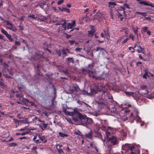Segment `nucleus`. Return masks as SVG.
I'll use <instances>...</instances> for the list:
<instances>
[{
    "label": "nucleus",
    "instance_id": "7",
    "mask_svg": "<svg viewBox=\"0 0 154 154\" xmlns=\"http://www.w3.org/2000/svg\"><path fill=\"white\" fill-rule=\"evenodd\" d=\"M109 141L113 145L116 144L118 142L117 137L115 136H112L109 139Z\"/></svg>",
    "mask_w": 154,
    "mask_h": 154
},
{
    "label": "nucleus",
    "instance_id": "63",
    "mask_svg": "<svg viewBox=\"0 0 154 154\" xmlns=\"http://www.w3.org/2000/svg\"><path fill=\"white\" fill-rule=\"evenodd\" d=\"M77 103L79 104H80L81 105H82V102H81L80 100H78L77 101Z\"/></svg>",
    "mask_w": 154,
    "mask_h": 154
},
{
    "label": "nucleus",
    "instance_id": "51",
    "mask_svg": "<svg viewBox=\"0 0 154 154\" xmlns=\"http://www.w3.org/2000/svg\"><path fill=\"white\" fill-rule=\"evenodd\" d=\"M4 77H5L6 78H8V79H11L12 78V77H11L9 75H8L4 74Z\"/></svg>",
    "mask_w": 154,
    "mask_h": 154
},
{
    "label": "nucleus",
    "instance_id": "25",
    "mask_svg": "<svg viewBox=\"0 0 154 154\" xmlns=\"http://www.w3.org/2000/svg\"><path fill=\"white\" fill-rule=\"evenodd\" d=\"M10 118H13V122H14L15 124H16V127H17V126L19 125L18 122H19V121L17 119H14L13 116H10Z\"/></svg>",
    "mask_w": 154,
    "mask_h": 154
},
{
    "label": "nucleus",
    "instance_id": "60",
    "mask_svg": "<svg viewBox=\"0 0 154 154\" xmlns=\"http://www.w3.org/2000/svg\"><path fill=\"white\" fill-rule=\"evenodd\" d=\"M27 137L25 136L20 137L19 139L20 140H23V139H26Z\"/></svg>",
    "mask_w": 154,
    "mask_h": 154
},
{
    "label": "nucleus",
    "instance_id": "24",
    "mask_svg": "<svg viewBox=\"0 0 154 154\" xmlns=\"http://www.w3.org/2000/svg\"><path fill=\"white\" fill-rule=\"evenodd\" d=\"M111 97L112 98H109L110 102L111 103H109V104H112L113 105V106H114L117 103V102L113 100L112 97L111 96Z\"/></svg>",
    "mask_w": 154,
    "mask_h": 154
},
{
    "label": "nucleus",
    "instance_id": "34",
    "mask_svg": "<svg viewBox=\"0 0 154 154\" xmlns=\"http://www.w3.org/2000/svg\"><path fill=\"white\" fill-rule=\"evenodd\" d=\"M51 45V44H50L49 45H46V46H47V48H44V50L45 51H46V50H47V51H48V52H50L51 53V51L49 49H48V48H49L50 47V46Z\"/></svg>",
    "mask_w": 154,
    "mask_h": 154
},
{
    "label": "nucleus",
    "instance_id": "33",
    "mask_svg": "<svg viewBox=\"0 0 154 154\" xmlns=\"http://www.w3.org/2000/svg\"><path fill=\"white\" fill-rule=\"evenodd\" d=\"M8 146L9 147H14L17 146V144L15 143H12L8 144Z\"/></svg>",
    "mask_w": 154,
    "mask_h": 154
},
{
    "label": "nucleus",
    "instance_id": "14",
    "mask_svg": "<svg viewBox=\"0 0 154 154\" xmlns=\"http://www.w3.org/2000/svg\"><path fill=\"white\" fill-rule=\"evenodd\" d=\"M93 131H91L88 133L85 134V136L86 138L89 140H92Z\"/></svg>",
    "mask_w": 154,
    "mask_h": 154
},
{
    "label": "nucleus",
    "instance_id": "54",
    "mask_svg": "<svg viewBox=\"0 0 154 154\" xmlns=\"http://www.w3.org/2000/svg\"><path fill=\"white\" fill-rule=\"evenodd\" d=\"M129 38H126L122 42V44H124L126 43L128 40Z\"/></svg>",
    "mask_w": 154,
    "mask_h": 154
},
{
    "label": "nucleus",
    "instance_id": "43",
    "mask_svg": "<svg viewBox=\"0 0 154 154\" xmlns=\"http://www.w3.org/2000/svg\"><path fill=\"white\" fill-rule=\"evenodd\" d=\"M62 51L63 52V54H64L66 56L68 55V54H67L66 51L65 50V48L62 50Z\"/></svg>",
    "mask_w": 154,
    "mask_h": 154
},
{
    "label": "nucleus",
    "instance_id": "62",
    "mask_svg": "<svg viewBox=\"0 0 154 154\" xmlns=\"http://www.w3.org/2000/svg\"><path fill=\"white\" fill-rule=\"evenodd\" d=\"M18 20L22 22V21H23L24 20V17L22 16L20 18H19Z\"/></svg>",
    "mask_w": 154,
    "mask_h": 154
},
{
    "label": "nucleus",
    "instance_id": "5",
    "mask_svg": "<svg viewBox=\"0 0 154 154\" xmlns=\"http://www.w3.org/2000/svg\"><path fill=\"white\" fill-rule=\"evenodd\" d=\"M5 22L6 23V25L9 26L7 27V29L14 32H16L17 30L16 27L12 23L8 20L6 21Z\"/></svg>",
    "mask_w": 154,
    "mask_h": 154
},
{
    "label": "nucleus",
    "instance_id": "46",
    "mask_svg": "<svg viewBox=\"0 0 154 154\" xmlns=\"http://www.w3.org/2000/svg\"><path fill=\"white\" fill-rule=\"evenodd\" d=\"M128 49L130 51H131L132 53H134V48L132 47H129L128 48Z\"/></svg>",
    "mask_w": 154,
    "mask_h": 154
},
{
    "label": "nucleus",
    "instance_id": "12",
    "mask_svg": "<svg viewBox=\"0 0 154 154\" xmlns=\"http://www.w3.org/2000/svg\"><path fill=\"white\" fill-rule=\"evenodd\" d=\"M37 20L40 22L43 21L47 23H48L49 19L47 18L46 17L42 16L40 18H37Z\"/></svg>",
    "mask_w": 154,
    "mask_h": 154
},
{
    "label": "nucleus",
    "instance_id": "1",
    "mask_svg": "<svg viewBox=\"0 0 154 154\" xmlns=\"http://www.w3.org/2000/svg\"><path fill=\"white\" fill-rule=\"evenodd\" d=\"M17 88L18 91L16 90L15 91H13L14 96H15L16 98H17L19 101L17 102V103L19 104L25 105L29 106H30V101L27 99L24 98L23 95L21 94V90L22 87L17 86Z\"/></svg>",
    "mask_w": 154,
    "mask_h": 154
},
{
    "label": "nucleus",
    "instance_id": "8",
    "mask_svg": "<svg viewBox=\"0 0 154 154\" xmlns=\"http://www.w3.org/2000/svg\"><path fill=\"white\" fill-rule=\"evenodd\" d=\"M89 142L90 147L93 149L94 150H95V151H94L95 152H99V149L97 148L96 144L94 143V142L89 141Z\"/></svg>",
    "mask_w": 154,
    "mask_h": 154
},
{
    "label": "nucleus",
    "instance_id": "4",
    "mask_svg": "<svg viewBox=\"0 0 154 154\" xmlns=\"http://www.w3.org/2000/svg\"><path fill=\"white\" fill-rule=\"evenodd\" d=\"M45 57L42 55L38 54L35 53L31 57V60L35 61L37 60L39 61L43 60Z\"/></svg>",
    "mask_w": 154,
    "mask_h": 154
},
{
    "label": "nucleus",
    "instance_id": "15",
    "mask_svg": "<svg viewBox=\"0 0 154 154\" xmlns=\"http://www.w3.org/2000/svg\"><path fill=\"white\" fill-rule=\"evenodd\" d=\"M147 88V85H143L141 86V88L142 90H146V91H145V92H141L143 94L146 95L148 94L149 92L148 91V90L146 89Z\"/></svg>",
    "mask_w": 154,
    "mask_h": 154
},
{
    "label": "nucleus",
    "instance_id": "49",
    "mask_svg": "<svg viewBox=\"0 0 154 154\" xmlns=\"http://www.w3.org/2000/svg\"><path fill=\"white\" fill-rule=\"evenodd\" d=\"M57 149L58 152H59V153H60V154H62V153H64L63 151V150L62 149Z\"/></svg>",
    "mask_w": 154,
    "mask_h": 154
},
{
    "label": "nucleus",
    "instance_id": "29",
    "mask_svg": "<svg viewBox=\"0 0 154 154\" xmlns=\"http://www.w3.org/2000/svg\"><path fill=\"white\" fill-rule=\"evenodd\" d=\"M96 137H97L102 140L103 139L102 136L101 134L100 133H98L95 136Z\"/></svg>",
    "mask_w": 154,
    "mask_h": 154
},
{
    "label": "nucleus",
    "instance_id": "64",
    "mask_svg": "<svg viewBox=\"0 0 154 154\" xmlns=\"http://www.w3.org/2000/svg\"><path fill=\"white\" fill-rule=\"evenodd\" d=\"M54 106L53 105H51L49 107V109L50 110H52L53 109V107Z\"/></svg>",
    "mask_w": 154,
    "mask_h": 154
},
{
    "label": "nucleus",
    "instance_id": "11",
    "mask_svg": "<svg viewBox=\"0 0 154 154\" xmlns=\"http://www.w3.org/2000/svg\"><path fill=\"white\" fill-rule=\"evenodd\" d=\"M62 21H63V20L61 19L60 20H52L49 19L48 23H51L57 22V23L55 24V25L56 26H57L61 24L62 23H60V22Z\"/></svg>",
    "mask_w": 154,
    "mask_h": 154
},
{
    "label": "nucleus",
    "instance_id": "35",
    "mask_svg": "<svg viewBox=\"0 0 154 154\" xmlns=\"http://www.w3.org/2000/svg\"><path fill=\"white\" fill-rule=\"evenodd\" d=\"M109 6L111 7H113L114 6L116 5V3L115 2H109Z\"/></svg>",
    "mask_w": 154,
    "mask_h": 154
},
{
    "label": "nucleus",
    "instance_id": "41",
    "mask_svg": "<svg viewBox=\"0 0 154 154\" xmlns=\"http://www.w3.org/2000/svg\"><path fill=\"white\" fill-rule=\"evenodd\" d=\"M137 13L138 14H141L143 16H145L146 15V13L140 12H137Z\"/></svg>",
    "mask_w": 154,
    "mask_h": 154
},
{
    "label": "nucleus",
    "instance_id": "42",
    "mask_svg": "<svg viewBox=\"0 0 154 154\" xmlns=\"http://www.w3.org/2000/svg\"><path fill=\"white\" fill-rule=\"evenodd\" d=\"M74 134L76 135L80 136V135H81L82 133L79 130H78L77 131L75 132L74 133Z\"/></svg>",
    "mask_w": 154,
    "mask_h": 154
},
{
    "label": "nucleus",
    "instance_id": "55",
    "mask_svg": "<svg viewBox=\"0 0 154 154\" xmlns=\"http://www.w3.org/2000/svg\"><path fill=\"white\" fill-rule=\"evenodd\" d=\"M148 75H147V72H146L145 74H144L143 76V78H144V79H146L147 78V76Z\"/></svg>",
    "mask_w": 154,
    "mask_h": 154
},
{
    "label": "nucleus",
    "instance_id": "39",
    "mask_svg": "<svg viewBox=\"0 0 154 154\" xmlns=\"http://www.w3.org/2000/svg\"><path fill=\"white\" fill-rule=\"evenodd\" d=\"M139 47L140 49L137 50V51L138 52V53H140L143 51V49L142 48V47L140 46H139Z\"/></svg>",
    "mask_w": 154,
    "mask_h": 154
},
{
    "label": "nucleus",
    "instance_id": "18",
    "mask_svg": "<svg viewBox=\"0 0 154 154\" xmlns=\"http://www.w3.org/2000/svg\"><path fill=\"white\" fill-rule=\"evenodd\" d=\"M66 62L68 65H69L71 63H74V60L73 58L72 57H68L67 58Z\"/></svg>",
    "mask_w": 154,
    "mask_h": 154
},
{
    "label": "nucleus",
    "instance_id": "37",
    "mask_svg": "<svg viewBox=\"0 0 154 154\" xmlns=\"http://www.w3.org/2000/svg\"><path fill=\"white\" fill-rule=\"evenodd\" d=\"M117 15L118 16V17L119 18H120V20L121 21H122L123 20V19L124 18L122 16V14H121L119 12H118V13L117 14Z\"/></svg>",
    "mask_w": 154,
    "mask_h": 154
},
{
    "label": "nucleus",
    "instance_id": "61",
    "mask_svg": "<svg viewBox=\"0 0 154 154\" xmlns=\"http://www.w3.org/2000/svg\"><path fill=\"white\" fill-rule=\"evenodd\" d=\"M19 29L20 30H23L24 29L23 26L20 25L19 26Z\"/></svg>",
    "mask_w": 154,
    "mask_h": 154
},
{
    "label": "nucleus",
    "instance_id": "27",
    "mask_svg": "<svg viewBox=\"0 0 154 154\" xmlns=\"http://www.w3.org/2000/svg\"><path fill=\"white\" fill-rule=\"evenodd\" d=\"M59 135L61 137H67L68 135L66 134L63 133L62 132H60L59 133Z\"/></svg>",
    "mask_w": 154,
    "mask_h": 154
},
{
    "label": "nucleus",
    "instance_id": "50",
    "mask_svg": "<svg viewBox=\"0 0 154 154\" xmlns=\"http://www.w3.org/2000/svg\"><path fill=\"white\" fill-rule=\"evenodd\" d=\"M127 29V28L125 27H122L121 28V29L120 30V32H124L125 30Z\"/></svg>",
    "mask_w": 154,
    "mask_h": 154
},
{
    "label": "nucleus",
    "instance_id": "10",
    "mask_svg": "<svg viewBox=\"0 0 154 154\" xmlns=\"http://www.w3.org/2000/svg\"><path fill=\"white\" fill-rule=\"evenodd\" d=\"M63 110L64 112L66 113L67 115L70 116L73 115L74 113H76L78 112V110L75 109H73V111L71 112L67 110L65 108L63 109Z\"/></svg>",
    "mask_w": 154,
    "mask_h": 154
},
{
    "label": "nucleus",
    "instance_id": "30",
    "mask_svg": "<svg viewBox=\"0 0 154 154\" xmlns=\"http://www.w3.org/2000/svg\"><path fill=\"white\" fill-rule=\"evenodd\" d=\"M32 116L34 117V118L32 119V122H35L37 120L38 121V119H39V118H38L37 116H36L34 115H32Z\"/></svg>",
    "mask_w": 154,
    "mask_h": 154
},
{
    "label": "nucleus",
    "instance_id": "47",
    "mask_svg": "<svg viewBox=\"0 0 154 154\" xmlns=\"http://www.w3.org/2000/svg\"><path fill=\"white\" fill-rule=\"evenodd\" d=\"M69 42L71 45H72L75 42L74 40H69Z\"/></svg>",
    "mask_w": 154,
    "mask_h": 154
},
{
    "label": "nucleus",
    "instance_id": "52",
    "mask_svg": "<svg viewBox=\"0 0 154 154\" xmlns=\"http://www.w3.org/2000/svg\"><path fill=\"white\" fill-rule=\"evenodd\" d=\"M34 143L36 144H39L42 143L41 141H39V140H35L34 142Z\"/></svg>",
    "mask_w": 154,
    "mask_h": 154
},
{
    "label": "nucleus",
    "instance_id": "48",
    "mask_svg": "<svg viewBox=\"0 0 154 154\" xmlns=\"http://www.w3.org/2000/svg\"><path fill=\"white\" fill-rule=\"evenodd\" d=\"M37 149V147L36 146H33L32 148V151H34L35 152V153L37 152L36 149Z\"/></svg>",
    "mask_w": 154,
    "mask_h": 154
},
{
    "label": "nucleus",
    "instance_id": "17",
    "mask_svg": "<svg viewBox=\"0 0 154 154\" xmlns=\"http://www.w3.org/2000/svg\"><path fill=\"white\" fill-rule=\"evenodd\" d=\"M92 27V28L90 30L88 31V35L91 37L94 36V33L96 32V30L93 28V26Z\"/></svg>",
    "mask_w": 154,
    "mask_h": 154
},
{
    "label": "nucleus",
    "instance_id": "19",
    "mask_svg": "<svg viewBox=\"0 0 154 154\" xmlns=\"http://www.w3.org/2000/svg\"><path fill=\"white\" fill-rule=\"evenodd\" d=\"M137 29H136L133 26L132 27V29L133 30V32L134 34L136 35L137 36V38L138 40V27H136Z\"/></svg>",
    "mask_w": 154,
    "mask_h": 154
},
{
    "label": "nucleus",
    "instance_id": "31",
    "mask_svg": "<svg viewBox=\"0 0 154 154\" xmlns=\"http://www.w3.org/2000/svg\"><path fill=\"white\" fill-rule=\"evenodd\" d=\"M6 36L11 42H12L13 41V39L12 38L11 36L10 35L8 34Z\"/></svg>",
    "mask_w": 154,
    "mask_h": 154
},
{
    "label": "nucleus",
    "instance_id": "21",
    "mask_svg": "<svg viewBox=\"0 0 154 154\" xmlns=\"http://www.w3.org/2000/svg\"><path fill=\"white\" fill-rule=\"evenodd\" d=\"M133 96H134L132 97L136 100H138L140 98V97L139 96V92L135 93L133 92Z\"/></svg>",
    "mask_w": 154,
    "mask_h": 154
},
{
    "label": "nucleus",
    "instance_id": "32",
    "mask_svg": "<svg viewBox=\"0 0 154 154\" xmlns=\"http://www.w3.org/2000/svg\"><path fill=\"white\" fill-rule=\"evenodd\" d=\"M63 72L67 76H69L70 75V73L68 72V71L66 69L65 70H63Z\"/></svg>",
    "mask_w": 154,
    "mask_h": 154
},
{
    "label": "nucleus",
    "instance_id": "57",
    "mask_svg": "<svg viewBox=\"0 0 154 154\" xmlns=\"http://www.w3.org/2000/svg\"><path fill=\"white\" fill-rule=\"evenodd\" d=\"M82 49V48H76L75 49V51H76L80 52Z\"/></svg>",
    "mask_w": 154,
    "mask_h": 154
},
{
    "label": "nucleus",
    "instance_id": "53",
    "mask_svg": "<svg viewBox=\"0 0 154 154\" xmlns=\"http://www.w3.org/2000/svg\"><path fill=\"white\" fill-rule=\"evenodd\" d=\"M63 0H59L57 2V4L58 5H60L63 2Z\"/></svg>",
    "mask_w": 154,
    "mask_h": 154
},
{
    "label": "nucleus",
    "instance_id": "36",
    "mask_svg": "<svg viewBox=\"0 0 154 154\" xmlns=\"http://www.w3.org/2000/svg\"><path fill=\"white\" fill-rule=\"evenodd\" d=\"M1 32L3 34L5 35L6 36L8 34V32L3 29H2L1 30Z\"/></svg>",
    "mask_w": 154,
    "mask_h": 154
},
{
    "label": "nucleus",
    "instance_id": "3",
    "mask_svg": "<svg viewBox=\"0 0 154 154\" xmlns=\"http://www.w3.org/2000/svg\"><path fill=\"white\" fill-rule=\"evenodd\" d=\"M122 148L125 151V152H128L131 154H139L140 153L139 149L130 144H125L122 146Z\"/></svg>",
    "mask_w": 154,
    "mask_h": 154
},
{
    "label": "nucleus",
    "instance_id": "22",
    "mask_svg": "<svg viewBox=\"0 0 154 154\" xmlns=\"http://www.w3.org/2000/svg\"><path fill=\"white\" fill-rule=\"evenodd\" d=\"M30 132V131L29 130H28L27 131H26L24 132H23V133H16V135H24L26 134H28L29 132Z\"/></svg>",
    "mask_w": 154,
    "mask_h": 154
},
{
    "label": "nucleus",
    "instance_id": "9",
    "mask_svg": "<svg viewBox=\"0 0 154 154\" xmlns=\"http://www.w3.org/2000/svg\"><path fill=\"white\" fill-rule=\"evenodd\" d=\"M62 26L64 28V29L65 30H66L67 29H71L73 26V25L72 24V23H69L67 24V26L66 27V21H64V23H63L61 24Z\"/></svg>",
    "mask_w": 154,
    "mask_h": 154
},
{
    "label": "nucleus",
    "instance_id": "58",
    "mask_svg": "<svg viewBox=\"0 0 154 154\" xmlns=\"http://www.w3.org/2000/svg\"><path fill=\"white\" fill-rule=\"evenodd\" d=\"M15 45H18V46H20V42L18 41H16L15 42Z\"/></svg>",
    "mask_w": 154,
    "mask_h": 154
},
{
    "label": "nucleus",
    "instance_id": "2",
    "mask_svg": "<svg viewBox=\"0 0 154 154\" xmlns=\"http://www.w3.org/2000/svg\"><path fill=\"white\" fill-rule=\"evenodd\" d=\"M77 118L80 120L81 124L85 126H86L88 124H90L93 122L92 119L88 117L85 115H82L78 112L77 118H73V120L75 121H78Z\"/></svg>",
    "mask_w": 154,
    "mask_h": 154
},
{
    "label": "nucleus",
    "instance_id": "13",
    "mask_svg": "<svg viewBox=\"0 0 154 154\" xmlns=\"http://www.w3.org/2000/svg\"><path fill=\"white\" fill-rule=\"evenodd\" d=\"M38 136L39 139L41 140L43 143H46L47 142V140L45 138V135H42V134H39L38 135Z\"/></svg>",
    "mask_w": 154,
    "mask_h": 154
},
{
    "label": "nucleus",
    "instance_id": "26",
    "mask_svg": "<svg viewBox=\"0 0 154 154\" xmlns=\"http://www.w3.org/2000/svg\"><path fill=\"white\" fill-rule=\"evenodd\" d=\"M28 17H30L32 19H35L36 20H37V18L34 14H29L28 15Z\"/></svg>",
    "mask_w": 154,
    "mask_h": 154
},
{
    "label": "nucleus",
    "instance_id": "45",
    "mask_svg": "<svg viewBox=\"0 0 154 154\" xmlns=\"http://www.w3.org/2000/svg\"><path fill=\"white\" fill-rule=\"evenodd\" d=\"M142 29L143 30V32H145L147 31L148 28L147 27H144L142 28Z\"/></svg>",
    "mask_w": 154,
    "mask_h": 154
},
{
    "label": "nucleus",
    "instance_id": "20",
    "mask_svg": "<svg viewBox=\"0 0 154 154\" xmlns=\"http://www.w3.org/2000/svg\"><path fill=\"white\" fill-rule=\"evenodd\" d=\"M111 115H113L116 113V107L113 106L112 107L111 109H110Z\"/></svg>",
    "mask_w": 154,
    "mask_h": 154
},
{
    "label": "nucleus",
    "instance_id": "40",
    "mask_svg": "<svg viewBox=\"0 0 154 154\" xmlns=\"http://www.w3.org/2000/svg\"><path fill=\"white\" fill-rule=\"evenodd\" d=\"M104 35L106 36H108L109 37V34L108 30H104Z\"/></svg>",
    "mask_w": 154,
    "mask_h": 154
},
{
    "label": "nucleus",
    "instance_id": "23",
    "mask_svg": "<svg viewBox=\"0 0 154 154\" xmlns=\"http://www.w3.org/2000/svg\"><path fill=\"white\" fill-rule=\"evenodd\" d=\"M124 93L128 97L130 96H133V92H127L126 91H124Z\"/></svg>",
    "mask_w": 154,
    "mask_h": 154
},
{
    "label": "nucleus",
    "instance_id": "28",
    "mask_svg": "<svg viewBox=\"0 0 154 154\" xmlns=\"http://www.w3.org/2000/svg\"><path fill=\"white\" fill-rule=\"evenodd\" d=\"M129 38H131L132 41L134 40L135 36L133 33H130L129 36Z\"/></svg>",
    "mask_w": 154,
    "mask_h": 154
},
{
    "label": "nucleus",
    "instance_id": "59",
    "mask_svg": "<svg viewBox=\"0 0 154 154\" xmlns=\"http://www.w3.org/2000/svg\"><path fill=\"white\" fill-rule=\"evenodd\" d=\"M124 7L125 8H126L127 9H130V7L127 4H125L124 5Z\"/></svg>",
    "mask_w": 154,
    "mask_h": 154
},
{
    "label": "nucleus",
    "instance_id": "16",
    "mask_svg": "<svg viewBox=\"0 0 154 154\" xmlns=\"http://www.w3.org/2000/svg\"><path fill=\"white\" fill-rule=\"evenodd\" d=\"M136 1L138 2L140 4L146 6H149V5H150V3L149 2L141 0H136Z\"/></svg>",
    "mask_w": 154,
    "mask_h": 154
},
{
    "label": "nucleus",
    "instance_id": "6",
    "mask_svg": "<svg viewBox=\"0 0 154 154\" xmlns=\"http://www.w3.org/2000/svg\"><path fill=\"white\" fill-rule=\"evenodd\" d=\"M38 121L41 122L40 124L39 125V126L41 128L42 131L46 128L48 126V124L45 123V121H42L40 119H38Z\"/></svg>",
    "mask_w": 154,
    "mask_h": 154
},
{
    "label": "nucleus",
    "instance_id": "56",
    "mask_svg": "<svg viewBox=\"0 0 154 154\" xmlns=\"http://www.w3.org/2000/svg\"><path fill=\"white\" fill-rule=\"evenodd\" d=\"M73 88L74 90L76 91H77L79 89V88L78 86H74Z\"/></svg>",
    "mask_w": 154,
    "mask_h": 154
},
{
    "label": "nucleus",
    "instance_id": "44",
    "mask_svg": "<svg viewBox=\"0 0 154 154\" xmlns=\"http://www.w3.org/2000/svg\"><path fill=\"white\" fill-rule=\"evenodd\" d=\"M94 66V63H92L91 64H89L88 65V67L90 69H92V68Z\"/></svg>",
    "mask_w": 154,
    "mask_h": 154
},
{
    "label": "nucleus",
    "instance_id": "38",
    "mask_svg": "<svg viewBox=\"0 0 154 154\" xmlns=\"http://www.w3.org/2000/svg\"><path fill=\"white\" fill-rule=\"evenodd\" d=\"M61 50H57L56 52L57 53V54L58 55V56H61V54L62 52Z\"/></svg>",
    "mask_w": 154,
    "mask_h": 154
}]
</instances>
